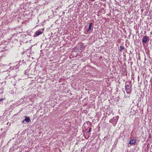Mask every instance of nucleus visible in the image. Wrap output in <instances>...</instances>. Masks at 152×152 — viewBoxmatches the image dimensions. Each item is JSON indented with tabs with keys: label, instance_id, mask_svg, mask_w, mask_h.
I'll return each mask as SVG.
<instances>
[{
	"label": "nucleus",
	"instance_id": "obj_1",
	"mask_svg": "<svg viewBox=\"0 0 152 152\" xmlns=\"http://www.w3.org/2000/svg\"><path fill=\"white\" fill-rule=\"evenodd\" d=\"M148 39V37L146 36H144L142 39V42L143 43H146L147 42Z\"/></svg>",
	"mask_w": 152,
	"mask_h": 152
},
{
	"label": "nucleus",
	"instance_id": "obj_2",
	"mask_svg": "<svg viewBox=\"0 0 152 152\" xmlns=\"http://www.w3.org/2000/svg\"><path fill=\"white\" fill-rule=\"evenodd\" d=\"M136 141V140L134 139H132L130 141L129 143L130 145H132L135 143Z\"/></svg>",
	"mask_w": 152,
	"mask_h": 152
},
{
	"label": "nucleus",
	"instance_id": "obj_3",
	"mask_svg": "<svg viewBox=\"0 0 152 152\" xmlns=\"http://www.w3.org/2000/svg\"><path fill=\"white\" fill-rule=\"evenodd\" d=\"M131 87L129 85H127L125 86V89L126 91H129Z\"/></svg>",
	"mask_w": 152,
	"mask_h": 152
},
{
	"label": "nucleus",
	"instance_id": "obj_4",
	"mask_svg": "<svg viewBox=\"0 0 152 152\" xmlns=\"http://www.w3.org/2000/svg\"><path fill=\"white\" fill-rule=\"evenodd\" d=\"M42 33V32L41 31H37L36 33L35 34L36 36H38L39 35L41 34Z\"/></svg>",
	"mask_w": 152,
	"mask_h": 152
},
{
	"label": "nucleus",
	"instance_id": "obj_5",
	"mask_svg": "<svg viewBox=\"0 0 152 152\" xmlns=\"http://www.w3.org/2000/svg\"><path fill=\"white\" fill-rule=\"evenodd\" d=\"M24 121H25L27 123L28 122H29L30 121L29 118L26 117V118L24 119Z\"/></svg>",
	"mask_w": 152,
	"mask_h": 152
},
{
	"label": "nucleus",
	"instance_id": "obj_6",
	"mask_svg": "<svg viewBox=\"0 0 152 152\" xmlns=\"http://www.w3.org/2000/svg\"><path fill=\"white\" fill-rule=\"evenodd\" d=\"M92 24V23H90V24L89 25L88 28V30H87L88 31H90L91 30V27Z\"/></svg>",
	"mask_w": 152,
	"mask_h": 152
},
{
	"label": "nucleus",
	"instance_id": "obj_7",
	"mask_svg": "<svg viewBox=\"0 0 152 152\" xmlns=\"http://www.w3.org/2000/svg\"><path fill=\"white\" fill-rule=\"evenodd\" d=\"M124 47H123V46H121L120 47V51H122V50H124Z\"/></svg>",
	"mask_w": 152,
	"mask_h": 152
},
{
	"label": "nucleus",
	"instance_id": "obj_8",
	"mask_svg": "<svg viewBox=\"0 0 152 152\" xmlns=\"http://www.w3.org/2000/svg\"><path fill=\"white\" fill-rule=\"evenodd\" d=\"M25 121H24V120L23 121H22V123H24V122Z\"/></svg>",
	"mask_w": 152,
	"mask_h": 152
},
{
	"label": "nucleus",
	"instance_id": "obj_9",
	"mask_svg": "<svg viewBox=\"0 0 152 152\" xmlns=\"http://www.w3.org/2000/svg\"><path fill=\"white\" fill-rule=\"evenodd\" d=\"M90 130H91V129H90L88 132H89L90 131Z\"/></svg>",
	"mask_w": 152,
	"mask_h": 152
},
{
	"label": "nucleus",
	"instance_id": "obj_10",
	"mask_svg": "<svg viewBox=\"0 0 152 152\" xmlns=\"http://www.w3.org/2000/svg\"><path fill=\"white\" fill-rule=\"evenodd\" d=\"M0 101H2V99H1V100H0Z\"/></svg>",
	"mask_w": 152,
	"mask_h": 152
}]
</instances>
